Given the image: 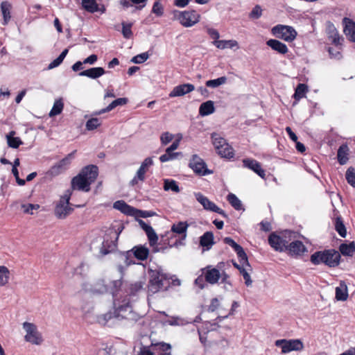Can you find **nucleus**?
Segmentation results:
<instances>
[{"mask_svg":"<svg viewBox=\"0 0 355 355\" xmlns=\"http://www.w3.org/2000/svg\"><path fill=\"white\" fill-rule=\"evenodd\" d=\"M268 243L276 251L284 252L288 249V242L275 233H272L268 237Z\"/></svg>","mask_w":355,"mask_h":355,"instance_id":"13","label":"nucleus"},{"mask_svg":"<svg viewBox=\"0 0 355 355\" xmlns=\"http://www.w3.org/2000/svg\"><path fill=\"white\" fill-rule=\"evenodd\" d=\"M82 6L85 10L91 13L98 10V6L95 0H82Z\"/></svg>","mask_w":355,"mask_h":355,"instance_id":"42","label":"nucleus"},{"mask_svg":"<svg viewBox=\"0 0 355 355\" xmlns=\"http://www.w3.org/2000/svg\"><path fill=\"white\" fill-rule=\"evenodd\" d=\"M223 241L225 244L229 245L234 249V250L236 252L237 256L239 258V260H241V262H243V263H246V265L249 266V262L248 260L247 254L240 245L237 244L230 237H225L223 239Z\"/></svg>","mask_w":355,"mask_h":355,"instance_id":"15","label":"nucleus"},{"mask_svg":"<svg viewBox=\"0 0 355 355\" xmlns=\"http://www.w3.org/2000/svg\"><path fill=\"white\" fill-rule=\"evenodd\" d=\"M213 44L216 46V48L220 49H233L234 47L238 48V42L234 40H214Z\"/></svg>","mask_w":355,"mask_h":355,"instance_id":"33","label":"nucleus"},{"mask_svg":"<svg viewBox=\"0 0 355 355\" xmlns=\"http://www.w3.org/2000/svg\"><path fill=\"white\" fill-rule=\"evenodd\" d=\"M266 44L272 50L282 54H285L288 51L286 45L277 40L270 39L266 42Z\"/></svg>","mask_w":355,"mask_h":355,"instance_id":"27","label":"nucleus"},{"mask_svg":"<svg viewBox=\"0 0 355 355\" xmlns=\"http://www.w3.org/2000/svg\"><path fill=\"white\" fill-rule=\"evenodd\" d=\"M340 255L335 250L317 251L311 254V262L314 265L324 263L329 267H336L340 263Z\"/></svg>","mask_w":355,"mask_h":355,"instance_id":"3","label":"nucleus"},{"mask_svg":"<svg viewBox=\"0 0 355 355\" xmlns=\"http://www.w3.org/2000/svg\"><path fill=\"white\" fill-rule=\"evenodd\" d=\"M227 200L229 203L236 209V210H244L243 207V205L241 201L236 197V196L234 193H229L227 196Z\"/></svg>","mask_w":355,"mask_h":355,"instance_id":"41","label":"nucleus"},{"mask_svg":"<svg viewBox=\"0 0 355 355\" xmlns=\"http://www.w3.org/2000/svg\"><path fill=\"white\" fill-rule=\"evenodd\" d=\"M329 39L336 46L341 45L343 38L340 37L338 32L333 25L329 27Z\"/></svg>","mask_w":355,"mask_h":355,"instance_id":"37","label":"nucleus"},{"mask_svg":"<svg viewBox=\"0 0 355 355\" xmlns=\"http://www.w3.org/2000/svg\"><path fill=\"white\" fill-rule=\"evenodd\" d=\"M345 178L347 182L355 188V169L352 167H349L345 173Z\"/></svg>","mask_w":355,"mask_h":355,"instance_id":"54","label":"nucleus"},{"mask_svg":"<svg viewBox=\"0 0 355 355\" xmlns=\"http://www.w3.org/2000/svg\"><path fill=\"white\" fill-rule=\"evenodd\" d=\"M149 55L147 52L142 53L134 56L131 62L136 64H141L148 60Z\"/></svg>","mask_w":355,"mask_h":355,"instance_id":"59","label":"nucleus"},{"mask_svg":"<svg viewBox=\"0 0 355 355\" xmlns=\"http://www.w3.org/2000/svg\"><path fill=\"white\" fill-rule=\"evenodd\" d=\"M24 330L26 332L24 340L33 345H40L43 342L42 334L38 331L37 326L28 322L22 324Z\"/></svg>","mask_w":355,"mask_h":355,"instance_id":"6","label":"nucleus"},{"mask_svg":"<svg viewBox=\"0 0 355 355\" xmlns=\"http://www.w3.org/2000/svg\"><path fill=\"white\" fill-rule=\"evenodd\" d=\"M8 146L12 148H17L23 142L19 137H8L7 139Z\"/></svg>","mask_w":355,"mask_h":355,"instance_id":"61","label":"nucleus"},{"mask_svg":"<svg viewBox=\"0 0 355 355\" xmlns=\"http://www.w3.org/2000/svg\"><path fill=\"white\" fill-rule=\"evenodd\" d=\"M71 195V192L67 190L63 196H61L54 211L58 218L64 219L73 211V209L69 207Z\"/></svg>","mask_w":355,"mask_h":355,"instance_id":"7","label":"nucleus"},{"mask_svg":"<svg viewBox=\"0 0 355 355\" xmlns=\"http://www.w3.org/2000/svg\"><path fill=\"white\" fill-rule=\"evenodd\" d=\"M64 103L62 98L56 99L53 103V107L51 108L49 115L50 117H53L60 114L63 110Z\"/></svg>","mask_w":355,"mask_h":355,"instance_id":"39","label":"nucleus"},{"mask_svg":"<svg viewBox=\"0 0 355 355\" xmlns=\"http://www.w3.org/2000/svg\"><path fill=\"white\" fill-rule=\"evenodd\" d=\"M173 137H174L173 135H172L171 133H170L168 132H163L160 137V141H161L162 144V145L168 144L173 140Z\"/></svg>","mask_w":355,"mask_h":355,"instance_id":"64","label":"nucleus"},{"mask_svg":"<svg viewBox=\"0 0 355 355\" xmlns=\"http://www.w3.org/2000/svg\"><path fill=\"white\" fill-rule=\"evenodd\" d=\"M80 173L88 183L91 184L98 176V167L95 165H89L83 168Z\"/></svg>","mask_w":355,"mask_h":355,"instance_id":"19","label":"nucleus"},{"mask_svg":"<svg viewBox=\"0 0 355 355\" xmlns=\"http://www.w3.org/2000/svg\"><path fill=\"white\" fill-rule=\"evenodd\" d=\"M195 197L197 201L202 205L203 208L206 210L218 213L223 217H227L225 212L218 207L214 202L210 201L206 196H203L201 193H195Z\"/></svg>","mask_w":355,"mask_h":355,"instance_id":"11","label":"nucleus"},{"mask_svg":"<svg viewBox=\"0 0 355 355\" xmlns=\"http://www.w3.org/2000/svg\"><path fill=\"white\" fill-rule=\"evenodd\" d=\"M101 123L98 118H92L86 122V129L87 130H93L101 125Z\"/></svg>","mask_w":355,"mask_h":355,"instance_id":"55","label":"nucleus"},{"mask_svg":"<svg viewBox=\"0 0 355 355\" xmlns=\"http://www.w3.org/2000/svg\"><path fill=\"white\" fill-rule=\"evenodd\" d=\"M304 348L303 343L300 339L290 340V352L301 351Z\"/></svg>","mask_w":355,"mask_h":355,"instance_id":"56","label":"nucleus"},{"mask_svg":"<svg viewBox=\"0 0 355 355\" xmlns=\"http://www.w3.org/2000/svg\"><path fill=\"white\" fill-rule=\"evenodd\" d=\"M11 5L8 1H3L1 3V10L3 18V24H7L11 18L10 15Z\"/></svg>","mask_w":355,"mask_h":355,"instance_id":"36","label":"nucleus"},{"mask_svg":"<svg viewBox=\"0 0 355 355\" xmlns=\"http://www.w3.org/2000/svg\"><path fill=\"white\" fill-rule=\"evenodd\" d=\"M271 33L276 37L288 41V26L277 25L271 29Z\"/></svg>","mask_w":355,"mask_h":355,"instance_id":"23","label":"nucleus"},{"mask_svg":"<svg viewBox=\"0 0 355 355\" xmlns=\"http://www.w3.org/2000/svg\"><path fill=\"white\" fill-rule=\"evenodd\" d=\"M144 282L138 281L133 284H131L130 286V291L132 294H135L141 290L144 289Z\"/></svg>","mask_w":355,"mask_h":355,"instance_id":"60","label":"nucleus"},{"mask_svg":"<svg viewBox=\"0 0 355 355\" xmlns=\"http://www.w3.org/2000/svg\"><path fill=\"white\" fill-rule=\"evenodd\" d=\"M93 291L96 293H104L108 292V286L105 284L104 280H99L93 287Z\"/></svg>","mask_w":355,"mask_h":355,"instance_id":"53","label":"nucleus"},{"mask_svg":"<svg viewBox=\"0 0 355 355\" xmlns=\"http://www.w3.org/2000/svg\"><path fill=\"white\" fill-rule=\"evenodd\" d=\"M148 283L147 292L148 296L159 292L167 291L170 286V278L160 268H149L148 270Z\"/></svg>","mask_w":355,"mask_h":355,"instance_id":"1","label":"nucleus"},{"mask_svg":"<svg viewBox=\"0 0 355 355\" xmlns=\"http://www.w3.org/2000/svg\"><path fill=\"white\" fill-rule=\"evenodd\" d=\"M195 89L193 85L186 83L175 87L169 94V97L173 98L177 96H182L187 94L193 92Z\"/></svg>","mask_w":355,"mask_h":355,"instance_id":"16","label":"nucleus"},{"mask_svg":"<svg viewBox=\"0 0 355 355\" xmlns=\"http://www.w3.org/2000/svg\"><path fill=\"white\" fill-rule=\"evenodd\" d=\"M175 17L184 27H191L198 24L200 19V15L196 10L177 11Z\"/></svg>","mask_w":355,"mask_h":355,"instance_id":"8","label":"nucleus"},{"mask_svg":"<svg viewBox=\"0 0 355 355\" xmlns=\"http://www.w3.org/2000/svg\"><path fill=\"white\" fill-rule=\"evenodd\" d=\"M202 275L207 282L210 284H216L221 279V282L225 284V287L228 289V286H231L229 275L225 272H220L219 270L213 268L211 266H208L202 269Z\"/></svg>","mask_w":355,"mask_h":355,"instance_id":"5","label":"nucleus"},{"mask_svg":"<svg viewBox=\"0 0 355 355\" xmlns=\"http://www.w3.org/2000/svg\"><path fill=\"white\" fill-rule=\"evenodd\" d=\"M349 149L346 144H343L339 147L337 153V158L340 164L344 165L347 163L349 159Z\"/></svg>","mask_w":355,"mask_h":355,"instance_id":"30","label":"nucleus"},{"mask_svg":"<svg viewBox=\"0 0 355 355\" xmlns=\"http://www.w3.org/2000/svg\"><path fill=\"white\" fill-rule=\"evenodd\" d=\"M123 230V226L119 225L116 228L112 227L106 231L100 248L101 254L105 255L114 252L116 249L117 241Z\"/></svg>","mask_w":355,"mask_h":355,"instance_id":"4","label":"nucleus"},{"mask_svg":"<svg viewBox=\"0 0 355 355\" xmlns=\"http://www.w3.org/2000/svg\"><path fill=\"white\" fill-rule=\"evenodd\" d=\"M10 270L6 266H0V287L6 286L10 280Z\"/></svg>","mask_w":355,"mask_h":355,"instance_id":"31","label":"nucleus"},{"mask_svg":"<svg viewBox=\"0 0 355 355\" xmlns=\"http://www.w3.org/2000/svg\"><path fill=\"white\" fill-rule=\"evenodd\" d=\"M344 26V33L349 40L355 42V22L352 19L345 17L343 19Z\"/></svg>","mask_w":355,"mask_h":355,"instance_id":"20","label":"nucleus"},{"mask_svg":"<svg viewBox=\"0 0 355 355\" xmlns=\"http://www.w3.org/2000/svg\"><path fill=\"white\" fill-rule=\"evenodd\" d=\"M68 53V49H64L60 55L54 60H53L48 66V69H52L58 67L63 61Z\"/></svg>","mask_w":355,"mask_h":355,"instance_id":"51","label":"nucleus"},{"mask_svg":"<svg viewBox=\"0 0 355 355\" xmlns=\"http://www.w3.org/2000/svg\"><path fill=\"white\" fill-rule=\"evenodd\" d=\"M96 322H98L101 325H106L109 322H112L113 320H116L114 318V311L107 312L103 314H100L96 315Z\"/></svg>","mask_w":355,"mask_h":355,"instance_id":"35","label":"nucleus"},{"mask_svg":"<svg viewBox=\"0 0 355 355\" xmlns=\"http://www.w3.org/2000/svg\"><path fill=\"white\" fill-rule=\"evenodd\" d=\"M275 345L282 349V354H286L288 352V341L287 340H277L275 342Z\"/></svg>","mask_w":355,"mask_h":355,"instance_id":"62","label":"nucleus"},{"mask_svg":"<svg viewBox=\"0 0 355 355\" xmlns=\"http://www.w3.org/2000/svg\"><path fill=\"white\" fill-rule=\"evenodd\" d=\"M122 286L121 279L113 280L110 282L108 286V292H110L113 296L119 291Z\"/></svg>","mask_w":355,"mask_h":355,"instance_id":"52","label":"nucleus"},{"mask_svg":"<svg viewBox=\"0 0 355 355\" xmlns=\"http://www.w3.org/2000/svg\"><path fill=\"white\" fill-rule=\"evenodd\" d=\"M308 92V87L305 84L300 83L295 89L293 97L296 101L305 96L306 93Z\"/></svg>","mask_w":355,"mask_h":355,"instance_id":"44","label":"nucleus"},{"mask_svg":"<svg viewBox=\"0 0 355 355\" xmlns=\"http://www.w3.org/2000/svg\"><path fill=\"white\" fill-rule=\"evenodd\" d=\"M164 189L165 191L171 190L172 191H173L175 193H179L180 191L177 182L173 180H168V179L164 180Z\"/></svg>","mask_w":355,"mask_h":355,"instance_id":"48","label":"nucleus"},{"mask_svg":"<svg viewBox=\"0 0 355 355\" xmlns=\"http://www.w3.org/2000/svg\"><path fill=\"white\" fill-rule=\"evenodd\" d=\"M153 160L152 157L146 158L141 164L139 169L137 170L135 175L130 181V184L135 186L138 184L139 181L144 182L146 179V173L148 171L149 168L153 165Z\"/></svg>","mask_w":355,"mask_h":355,"instance_id":"10","label":"nucleus"},{"mask_svg":"<svg viewBox=\"0 0 355 355\" xmlns=\"http://www.w3.org/2000/svg\"><path fill=\"white\" fill-rule=\"evenodd\" d=\"M227 82V78L225 76H221L216 79L209 80L206 81L205 85L208 87L216 88Z\"/></svg>","mask_w":355,"mask_h":355,"instance_id":"49","label":"nucleus"},{"mask_svg":"<svg viewBox=\"0 0 355 355\" xmlns=\"http://www.w3.org/2000/svg\"><path fill=\"white\" fill-rule=\"evenodd\" d=\"M243 164L244 167L252 170L261 178H265V171L261 168V164L257 160L253 159H244L243 160Z\"/></svg>","mask_w":355,"mask_h":355,"instance_id":"18","label":"nucleus"},{"mask_svg":"<svg viewBox=\"0 0 355 355\" xmlns=\"http://www.w3.org/2000/svg\"><path fill=\"white\" fill-rule=\"evenodd\" d=\"M215 111L214 104L212 101H207L202 103L199 107L200 115L205 116H208Z\"/></svg>","mask_w":355,"mask_h":355,"instance_id":"32","label":"nucleus"},{"mask_svg":"<svg viewBox=\"0 0 355 355\" xmlns=\"http://www.w3.org/2000/svg\"><path fill=\"white\" fill-rule=\"evenodd\" d=\"M139 223L141 227L145 231L148 236L150 245L151 246L155 245L158 241V236L155 232L154 231L153 228L150 225L146 224L142 220H140L139 221Z\"/></svg>","mask_w":355,"mask_h":355,"instance_id":"21","label":"nucleus"},{"mask_svg":"<svg viewBox=\"0 0 355 355\" xmlns=\"http://www.w3.org/2000/svg\"><path fill=\"white\" fill-rule=\"evenodd\" d=\"M348 297L347 286L345 282L341 281L339 286L336 288V299L338 301H345Z\"/></svg>","mask_w":355,"mask_h":355,"instance_id":"28","label":"nucleus"},{"mask_svg":"<svg viewBox=\"0 0 355 355\" xmlns=\"http://www.w3.org/2000/svg\"><path fill=\"white\" fill-rule=\"evenodd\" d=\"M223 148L218 150L217 151L218 154L220 155L222 157L225 158H232L234 157V149L229 144L226 143L225 145H223Z\"/></svg>","mask_w":355,"mask_h":355,"instance_id":"45","label":"nucleus"},{"mask_svg":"<svg viewBox=\"0 0 355 355\" xmlns=\"http://www.w3.org/2000/svg\"><path fill=\"white\" fill-rule=\"evenodd\" d=\"M335 230L338 233V234L345 238L347 235L346 227L344 225L343 220L340 216H337L335 219L334 222Z\"/></svg>","mask_w":355,"mask_h":355,"instance_id":"38","label":"nucleus"},{"mask_svg":"<svg viewBox=\"0 0 355 355\" xmlns=\"http://www.w3.org/2000/svg\"><path fill=\"white\" fill-rule=\"evenodd\" d=\"M306 252L307 249L302 241H295L290 243V255L299 257Z\"/></svg>","mask_w":355,"mask_h":355,"instance_id":"22","label":"nucleus"},{"mask_svg":"<svg viewBox=\"0 0 355 355\" xmlns=\"http://www.w3.org/2000/svg\"><path fill=\"white\" fill-rule=\"evenodd\" d=\"M128 103V98H119L114 101H113L108 106H107L105 108H103L98 112H96L94 113L95 115H98L103 114L105 112H110L114 108H115L117 106L119 105H124Z\"/></svg>","mask_w":355,"mask_h":355,"instance_id":"29","label":"nucleus"},{"mask_svg":"<svg viewBox=\"0 0 355 355\" xmlns=\"http://www.w3.org/2000/svg\"><path fill=\"white\" fill-rule=\"evenodd\" d=\"M189 226V224L186 221H180L173 224L171 231L181 236V240L180 241H175L174 244L175 246H178L179 244H184L182 241H184L187 237V232Z\"/></svg>","mask_w":355,"mask_h":355,"instance_id":"14","label":"nucleus"},{"mask_svg":"<svg viewBox=\"0 0 355 355\" xmlns=\"http://www.w3.org/2000/svg\"><path fill=\"white\" fill-rule=\"evenodd\" d=\"M137 355H168L162 352H155L148 347H143L140 349Z\"/></svg>","mask_w":355,"mask_h":355,"instance_id":"58","label":"nucleus"},{"mask_svg":"<svg viewBox=\"0 0 355 355\" xmlns=\"http://www.w3.org/2000/svg\"><path fill=\"white\" fill-rule=\"evenodd\" d=\"M180 153H173V150H169L168 148L166 149V153L159 157L161 162H166L170 160H173L178 157Z\"/></svg>","mask_w":355,"mask_h":355,"instance_id":"47","label":"nucleus"},{"mask_svg":"<svg viewBox=\"0 0 355 355\" xmlns=\"http://www.w3.org/2000/svg\"><path fill=\"white\" fill-rule=\"evenodd\" d=\"M133 251L135 257L141 261L146 260L149 254L148 249L143 246L135 247Z\"/></svg>","mask_w":355,"mask_h":355,"instance_id":"43","label":"nucleus"},{"mask_svg":"<svg viewBox=\"0 0 355 355\" xmlns=\"http://www.w3.org/2000/svg\"><path fill=\"white\" fill-rule=\"evenodd\" d=\"M214 244V234L211 232H206L200 237V245L205 250H210Z\"/></svg>","mask_w":355,"mask_h":355,"instance_id":"26","label":"nucleus"},{"mask_svg":"<svg viewBox=\"0 0 355 355\" xmlns=\"http://www.w3.org/2000/svg\"><path fill=\"white\" fill-rule=\"evenodd\" d=\"M339 250L344 256L352 257L355 254V241L342 243L339 247Z\"/></svg>","mask_w":355,"mask_h":355,"instance_id":"34","label":"nucleus"},{"mask_svg":"<svg viewBox=\"0 0 355 355\" xmlns=\"http://www.w3.org/2000/svg\"><path fill=\"white\" fill-rule=\"evenodd\" d=\"M152 12L158 17H161L164 14V8L161 3L156 1L154 3Z\"/></svg>","mask_w":355,"mask_h":355,"instance_id":"63","label":"nucleus"},{"mask_svg":"<svg viewBox=\"0 0 355 355\" xmlns=\"http://www.w3.org/2000/svg\"><path fill=\"white\" fill-rule=\"evenodd\" d=\"M228 346L229 341L225 338H221L213 342V347L216 350L224 351Z\"/></svg>","mask_w":355,"mask_h":355,"instance_id":"50","label":"nucleus"},{"mask_svg":"<svg viewBox=\"0 0 355 355\" xmlns=\"http://www.w3.org/2000/svg\"><path fill=\"white\" fill-rule=\"evenodd\" d=\"M190 322L191 321L179 316H172L167 320V323L171 326H183Z\"/></svg>","mask_w":355,"mask_h":355,"instance_id":"46","label":"nucleus"},{"mask_svg":"<svg viewBox=\"0 0 355 355\" xmlns=\"http://www.w3.org/2000/svg\"><path fill=\"white\" fill-rule=\"evenodd\" d=\"M105 73V71L104 70V69L103 67H98L83 71L79 73V76H86L92 79H96Z\"/></svg>","mask_w":355,"mask_h":355,"instance_id":"24","label":"nucleus"},{"mask_svg":"<svg viewBox=\"0 0 355 355\" xmlns=\"http://www.w3.org/2000/svg\"><path fill=\"white\" fill-rule=\"evenodd\" d=\"M114 318L116 321L126 320L133 324L140 318L139 315L132 310L130 300L125 297L123 300H114Z\"/></svg>","mask_w":355,"mask_h":355,"instance_id":"2","label":"nucleus"},{"mask_svg":"<svg viewBox=\"0 0 355 355\" xmlns=\"http://www.w3.org/2000/svg\"><path fill=\"white\" fill-rule=\"evenodd\" d=\"M71 187L73 189H78L88 192L90 190V184L80 173L71 180Z\"/></svg>","mask_w":355,"mask_h":355,"instance_id":"17","label":"nucleus"},{"mask_svg":"<svg viewBox=\"0 0 355 355\" xmlns=\"http://www.w3.org/2000/svg\"><path fill=\"white\" fill-rule=\"evenodd\" d=\"M75 153L76 150L68 154L67 157L51 167V168L46 172V175L52 178L59 175L65 171L69 166L71 160L74 157Z\"/></svg>","mask_w":355,"mask_h":355,"instance_id":"9","label":"nucleus"},{"mask_svg":"<svg viewBox=\"0 0 355 355\" xmlns=\"http://www.w3.org/2000/svg\"><path fill=\"white\" fill-rule=\"evenodd\" d=\"M212 143L216 151L223 148L227 143L226 140L219 134L214 132L211 134Z\"/></svg>","mask_w":355,"mask_h":355,"instance_id":"40","label":"nucleus"},{"mask_svg":"<svg viewBox=\"0 0 355 355\" xmlns=\"http://www.w3.org/2000/svg\"><path fill=\"white\" fill-rule=\"evenodd\" d=\"M132 26V23H122V34L123 37L126 39H130L132 36V32L131 30Z\"/></svg>","mask_w":355,"mask_h":355,"instance_id":"57","label":"nucleus"},{"mask_svg":"<svg viewBox=\"0 0 355 355\" xmlns=\"http://www.w3.org/2000/svg\"><path fill=\"white\" fill-rule=\"evenodd\" d=\"M189 167L199 175L211 174L212 171L207 168L205 162L197 155H193L189 162Z\"/></svg>","mask_w":355,"mask_h":355,"instance_id":"12","label":"nucleus"},{"mask_svg":"<svg viewBox=\"0 0 355 355\" xmlns=\"http://www.w3.org/2000/svg\"><path fill=\"white\" fill-rule=\"evenodd\" d=\"M113 207L117 210L121 211L122 213L130 216L135 215L137 211V209L128 205L123 200L116 201L113 205Z\"/></svg>","mask_w":355,"mask_h":355,"instance_id":"25","label":"nucleus"}]
</instances>
